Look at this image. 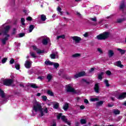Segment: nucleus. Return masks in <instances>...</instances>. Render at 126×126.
<instances>
[{
    "mask_svg": "<svg viewBox=\"0 0 126 126\" xmlns=\"http://www.w3.org/2000/svg\"><path fill=\"white\" fill-rule=\"evenodd\" d=\"M15 62V60L13 59V58H11L9 61V63H10V64H13V63Z\"/></svg>",
    "mask_w": 126,
    "mask_h": 126,
    "instance_id": "obj_42",
    "label": "nucleus"
},
{
    "mask_svg": "<svg viewBox=\"0 0 126 126\" xmlns=\"http://www.w3.org/2000/svg\"><path fill=\"white\" fill-rule=\"evenodd\" d=\"M86 123L87 122L86 119H81L80 123L81 124V125H85Z\"/></svg>",
    "mask_w": 126,
    "mask_h": 126,
    "instance_id": "obj_30",
    "label": "nucleus"
},
{
    "mask_svg": "<svg viewBox=\"0 0 126 126\" xmlns=\"http://www.w3.org/2000/svg\"><path fill=\"white\" fill-rule=\"evenodd\" d=\"M95 70V68H91L90 70H89V72H90V73H91V72H93V71Z\"/></svg>",
    "mask_w": 126,
    "mask_h": 126,
    "instance_id": "obj_52",
    "label": "nucleus"
},
{
    "mask_svg": "<svg viewBox=\"0 0 126 126\" xmlns=\"http://www.w3.org/2000/svg\"><path fill=\"white\" fill-rule=\"evenodd\" d=\"M66 118H65V116L64 115H63L61 117V120L62 121H63L64 120H65Z\"/></svg>",
    "mask_w": 126,
    "mask_h": 126,
    "instance_id": "obj_58",
    "label": "nucleus"
},
{
    "mask_svg": "<svg viewBox=\"0 0 126 126\" xmlns=\"http://www.w3.org/2000/svg\"><path fill=\"white\" fill-rule=\"evenodd\" d=\"M52 75H51V74H49L47 75V78L48 81H50L52 79Z\"/></svg>",
    "mask_w": 126,
    "mask_h": 126,
    "instance_id": "obj_40",
    "label": "nucleus"
},
{
    "mask_svg": "<svg viewBox=\"0 0 126 126\" xmlns=\"http://www.w3.org/2000/svg\"><path fill=\"white\" fill-rule=\"evenodd\" d=\"M41 98H42V100L43 101H47V96H46V95H42L41 96Z\"/></svg>",
    "mask_w": 126,
    "mask_h": 126,
    "instance_id": "obj_48",
    "label": "nucleus"
},
{
    "mask_svg": "<svg viewBox=\"0 0 126 126\" xmlns=\"http://www.w3.org/2000/svg\"><path fill=\"white\" fill-rule=\"evenodd\" d=\"M116 65L118 67H120V68H123L124 65L122 64V62L121 61H117L116 62Z\"/></svg>",
    "mask_w": 126,
    "mask_h": 126,
    "instance_id": "obj_14",
    "label": "nucleus"
},
{
    "mask_svg": "<svg viewBox=\"0 0 126 126\" xmlns=\"http://www.w3.org/2000/svg\"><path fill=\"white\" fill-rule=\"evenodd\" d=\"M126 92L122 93L121 94H120L118 97H117V99L118 100H124V99H126Z\"/></svg>",
    "mask_w": 126,
    "mask_h": 126,
    "instance_id": "obj_6",
    "label": "nucleus"
},
{
    "mask_svg": "<svg viewBox=\"0 0 126 126\" xmlns=\"http://www.w3.org/2000/svg\"><path fill=\"white\" fill-rule=\"evenodd\" d=\"M13 83L12 79H7L3 81V84L5 86H10Z\"/></svg>",
    "mask_w": 126,
    "mask_h": 126,
    "instance_id": "obj_5",
    "label": "nucleus"
},
{
    "mask_svg": "<svg viewBox=\"0 0 126 126\" xmlns=\"http://www.w3.org/2000/svg\"><path fill=\"white\" fill-rule=\"evenodd\" d=\"M31 62L29 61H26L25 63V66L26 68H30L31 67V65H32Z\"/></svg>",
    "mask_w": 126,
    "mask_h": 126,
    "instance_id": "obj_10",
    "label": "nucleus"
},
{
    "mask_svg": "<svg viewBox=\"0 0 126 126\" xmlns=\"http://www.w3.org/2000/svg\"><path fill=\"white\" fill-rule=\"evenodd\" d=\"M10 30V26H6L4 28V30L2 31L3 36H5L3 38H2L1 41L3 45H5L6 44V41H8L10 35L8 34V32Z\"/></svg>",
    "mask_w": 126,
    "mask_h": 126,
    "instance_id": "obj_1",
    "label": "nucleus"
},
{
    "mask_svg": "<svg viewBox=\"0 0 126 126\" xmlns=\"http://www.w3.org/2000/svg\"><path fill=\"white\" fill-rule=\"evenodd\" d=\"M43 109V107H42V105H41V104L37 102V101H36L33 105V110L35 111V112H38L39 111H41V109Z\"/></svg>",
    "mask_w": 126,
    "mask_h": 126,
    "instance_id": "obj_3",
    "label": "nucleus"
},
{
    "mask_svg": "<svg viewBox=\"0 0 126 126\" xmlns=\"http://www.w3.org/2000/svg\"><path fill=\"white\" fill-rule=\"evenodd\" d=\"M35 28V27L33 25H31L29 27V32L31 33L32 31H33V30Z\"/></svg>",
    "mask_w": 126,
    "mask_h": 126,
    "instance_id": "obj_22",
    "label": "nucleus"
},
{
    "mask_svg": "<svg viewBox=\"0 0 126 126\" xmlns=\"http://www.w3.org/2000/svg\"><path fill=\"white\" fill-rule=\"evenodd\" d=\"M84 102L85 103V104H89V101H88V99L85 98L84 100Z\"/></svg>",
    "mask_w": 126,
    "mask_h": 126,
    "instance_id": "obj_50",
    "label": "nucleus"
},
{
    "mask_svg": "<svg viewBox=\"0 0 126 126\" xmlns=\"http://www.w3.org/2000/svg\"><path fill=\"white\" fill-rule=\"evenodd\" d=\"M82 80L84 81V82H85L86 84H90V82L89 81H87V80L83 79Z\"/></svg>",
    "mask_w": 126,
    "mask_h": 126,
    "instance_id": "obj_49",
    "label": "nucleus"
},
{
    "mask_svg": "<svg viewBox=\"0 0 126 126\" xmlns=\"http://www.w3.org/2000/svg\"><path fill=\"white\" fill-rule=\"evenodd\" d=\"M103 21H106L105 20H100V21L98 22V24L103 25Z\"/></svg>",
    "mask_w": 126,
    "mask_h": 126,
    "instance_id": "obj_54",
    "label": "nucleus"
},
{
    "mask_svg": "<svg viewBox=\"0 0 126 126\" xmlns=\"http://www.w3.org/2000/svg\"><path fill=\"white\" fill-rule=\"evenodd\" d=\"M125 6H126V4L125 3V1L123 0L121 3L120 5V9H122L123 11H124V8H125Z\"/></svg>",
    "mask_w": 126,
    "mask_h": 126,
    "instance_id": "obj_13",
    "label": "nucleus"
},
{
    "mask_svg": "<svg viewBox=\"0 0 126 126\" xmlns=\"http://www.w3.org/2000/svg\"><path fill=\"white\" fill-rule=\"evenodd\" d=\"M103 104H104V101L100 100L96 102V106L99 107V106H102Z\"/></svg>",
    "mask_w": 126,
    "mask_h": 126,
    "instance_id": "obj_21",
    "label": "nucleus"
},
{
    "mask_svg": "<svg viewBox=\"0 0 126 126\" xmlns=\"http://www.w3.org/2000/svg\"><path fill=\"white\" fill-rule=\"evenodd\" d=\"M121 113V111L119 110V109H114L113 110V113L114 115H120V113Z\"/></svg>",
    "mask_w": 126,
    "mask_h": 126,
    "instance_id": "obj_24",
    "label": "nucleus"
},
{
    "mask_svg": "<svg viewBox=\"0 0 126 126\" xmlns=\"http://www.w3.org/2000/svg\"><path fill=\"white\" fill-rule=\"evenodd\" d=\"M115 55V53H114V51L112 50H109L108 51V57L109 58H112L113 56Z\"/></svg>",
    "mask_w": 126,
    "mask_h": 126,
    "instance_id": "obj_17",
    "label": "nucleus"
},
{
    "mask_svg": "<svg viewBox=\"0 0 126 126\" xmlns=\"http://www.w3.org/2000/svg\"><path fill=\"white\" fill-rule=\"evenodd\" d=\"M32 18L31 17H28L27 18V20H28V21H32Z\"/></svg>",
    "mask_w": 126,
    "mask_h": 126,
    "instance_id": "obj_55",
    "label": "nucleus"
},
{
    "mask_svg": "<svg viewBox=\"0 0 126 126\" xmlns=\"http://www.w3.org/2000/svg\"><path fill=\"white\" fill-rule=\"evenodd\" d=\"M83 36H84L85 38H87V37H88V33L85 32V33L83 34Z\"/></svg>",
    "mask_w": 126,
    "mask_h": 126,
    "instance_id": "obj_57",
    "label": "nucleus"
},
{
    "mask_svg": "<svg viewBox=\"0 0 126 126\" xmlns=\"http://www.w3.org/2000/svg\"><path fill=\"white\" fill-rule=\"evenodd\" d=\"M59 107H60V104L59 103L57 102L56 103L54 104V106H53L54 109H56L57 110L59 109Z\"/></svg>",
    "mask_w": 126,
    "mask_h": 126,
    "instance_id": "obj_25",
    "label": "nucleus"
},
{
    "mask_svg": "<svg viewBox=\"0 0 126 126\" xmlns=\"http://www.w3.org/2000/svg\"><path fill=\"white\" fill-rule=\"evenodd\" d=\"M81 55L79 53H75L72 55V58H78V57H80Z\"/></svg>",
    "mask_w": 126,
    "mask_h": 126,
    "instance_id": "obj_26",
    "label": "nucleus"
},
{
    "mask_svg": "<svg viewBox=\"0 0 126 126\" xmlns=\"http://www.w3.org/2000/svg\"><path fill=\"white\" fill-rule=\"evenodd\" d=\"M72 39L75 41V43H76L77 44H78L81 40V38L80 37L76 36L72 37Z\"/></svg>",
    "mask_w": 126,
    "mask_h": 126,
    "instance_id": "obj_8",
    "label": "nucleus"
},
{
    "mask_svg": "<svg viewBox=\"0 0 126 126\" xmlns=\"http://www.w3.org/2000/svg\"><path fill=\"white\" fill-rule=\"evenodd\" d=\"M46 19H47L46 15L44 14L41 15V20H42V21H46Z\"/></svg>",
    "mask_w": 126,
    "mask_h": 126,
    "instance_id": "obj_23",
    "label": "nucleus"
},
{
    "mask_svg": "<svg viewBox=\"0 0 126 126\" xmlns=\"http://www.w3.org/2000/svg\"><path fill=\"white\" fill-rule=\"evenodd\" d=\"M54 67L57 69L59 66H60V64L59 63H53Z\"/></svg>",
    "mask_w": 126,
    "mask_h": 126,
    "instance_id": "obj_34",
    "label": "nucleus"
},
{
    "mask_svg": "<svg viewBox=\"0 0 126 126\" xmlns=\"http://www.w3.org/2000/svg\"><path fill=\"white\" fill-rule=\"evenodd\" d=\"M117 51H119V52H120V53L121 54V55H124V54H126V50H123L121 48H118Z\"/></svg>",
    "mask_w": 126,
    "mask_h": 126,
    "instance_id": "obj_20",
    "label": "nucleus"
},
{
    "mask_svg": "<svg viewBox=\"0 0 126 126\" xmlns=\"http://www.w3.org/2000/svg\"><path fill=\"white\" fill-rule=\"evenodd\" d=\"M104 72H101L99 74L97 75V78L98 79H99V80H102L103 79V75H104Z\"/></svg>",
    "mask_w": 126,
    "mask_h": 126,
    "instance_id": "obj_15",
    "label": "nucleus"
},
{
    "mask_svg": "<svg viewBox=\"0 0 126 126\" xmlns=\"http://www.w3.org/2000/svg\"><path fill=\"white\" fill-rule=\"evenodd\" d=\"M47 94L50 95V96H54L55 95L54 94V93H53L51 90L47 91Z\"/></svg>",
    "mask_w": 126,
    "mask_h": 126,
    "instance_id": "obj_29",
    "label": "nucleus"
},
{
    "mask_svg": "<svg viewBox=\"0 0 126 126\" xmlns=\"http://www.w3.org/2000/svg\"><path fill=\"white\" fill-rule=\"evenodd\" d=\"M113 105H112V104H108V107H109V108H112V107H113Z\"/></svg>",
    "mask_w": 126,
    "mask_h": 126,
    "instance_id": "obj_62",
    "label": "nucleus"
},
{
    "mask_svg": "<svg viewBox=\"0 0 126 126\" xmlns=\"http://www.w3.org/2000/svg\"><path fill=\"white\" fill-rule=\"evenodd\" d=\"M90 20L94 21V22H96L97 21V18H96V17H94V18H91Z\"/></svg>",
    "mask_w": 126,
    "mask_h": 126,
    "instance_id": "obj_45",
    "label": "nucleus"
},
{
    "mask_svg": "<svg viewBox=\"0 0 126 126\" xmlns=\"http://www.w3.org/2000/svg\"><path fill=\"white\" fill-rule=\"evenodd\" d=\"M63 121L64 123H65V124H66V123H67V119L66 118L65 120H63Z\"/></svg>",
    "mask_w": 126,
    "mask_h": 126,
    "instance_id": "obj_64",
    "label": "nucleus"
},
{
    "mask_svg": "<svg viewBox=\"0 0 126 126\" xmlns=\"http://www.w3.org/2000/svg\"><path fill=\"white\" fill-rule=\"evenodd\" d=\"M32 88H34V89H37V88H39V87L36 85V84H32L30 85Z\"/></svg>",
    "mask_w": 126,
    "mask_h": 126,
    "instance_id": "obj_27",
    "label": "nucleus"
},
{
    "mask_svg": "<svg viewBox=\"0 0 126 126\" xmlns=\"http://www.w3.org/2000/svg\"><path fill=\"white\" fill-rule=\"evenodd\" d=\"M57 10L59 11V12H60V13H61V15H63V11H62V8H61L60 7H58L57 8Z\"/></svg>",
    "mask_w": 126,
    "mask_h": 126,
    "instance_id": "obj_36",
    "label": "nucleus"
},
{
    "mask_svg": "<svg viewBox=\"0 0 126 126\" xmlns=\"http://www.w3.org/2000/svg\"><path fill=\"white\" fill-rule=\"evenodd\" d=\"M84 75H85V72L81 71L78 73L74 75V77L75 78H78V77H81L82 76H84Z\"/></svg>",
    "mask_w": 126,
    "mask_h": 126,
    "instance_id": "obj_7",
    "label": "nucleus"
},
{
    "mask_svg": "<svg viewBox=\"0 0 126 126\" xmlns=\"http://www.w3.org/2000/svg\"><path fill=\"white\" fill-rule=\"evenodd\" d=\"M23 12H24L25 15H28V13H27V10H24Z\"/></svg>",
    "mask_w": 126,
    "mask_h": 126,
    "instance_id": "obj_61",
    "label": "nucleus"
},
{
    "mask_svg": "<svg viewBox=\"0 0 126 126\" xmlns=\"http://www.w3.org/2000/svg\"><path fill=\"white\" fill-rule=\"evenodd\" d=\"M0 96L1 98H5V94L1 89H0Z\"/></svg>",
    "mask_w": 126,
    "mask_h": 126,
    "instance_id": "obj_16",
    "label": "nucleus"
},
{
    "mask_svg": "<svg viewBox=\"0 0 126 126\" xmlns=\"http://www.w3.org/2000/svg\"><path fill=\"white\" fill-rule=\"evenodd\" d=\"M91 101L92 102H96L97 101H99V98H91Z\"/></svg>",
    "mask_w": 126,
    "mask_h": 126,
    "instance_id": "obj_35",
    "label": "nucleus"
},
{
    "mask_svg": "<svg viewBox=\"0 0 126 126\" xmlns=\"http://www.w3.org/2000/svg\"><path fill=\"white\" fill-rule=\"evenodd\" d=\"M25 19L24 18H22L21 19V23H22V25H25Z\"/></svg>",
    "mask_w": 126,
    "mask_h": 126,
    "instance_id": "obj_37",
    "label": "nucleus"
},
{
    "mask_svg": "<svg viewBox=\"0 0 126 126\" xmlns=\"http://www.w3.org/2000/svg\"><path fill=\"white\" fill-rule=\"evenodd\" d=\"M38 112H40V117H43L44 116V112L43 111V108L41 109V110H39Z\"/></svg>",
    "mask_w": 126,
    "mask_h": 126,
    "instance_id": "obj_46",
    "label": "nucleus"
},
{
    "mask_svg": "<svg viewBox=\"0 0 126 126\" xmlns=\"http://www.w3.org/2000/svg\"><path fill=\"white\" fill-rule=\"evenodd\" d=\"M106 74L107 75H112V72H111V71L110 70H107L106 72H105Z\"/></svg>",
    "mask_w": 126,
    "mask_h": 126,
    "instance_id": "obj_44",
    "label": "nucleus"
},
{
    "mask_svg": "<svg viewBox=\"0 0 126 126\" xmlns=\"http://www.w3.org/2000/svg\"><path fill=\"white\" fill-rule=\"evenodd\" d=\"M25 36V33H20L19 34V38H22V37H24Z\"/></svg>",
    "mask_w": 126,
    "mask_h": 126,
    "instance_id": "obj_43",
    "label": "nucleus"
},
{
    "mask_svg": "<svg viewBox=\"0 0 126 126\" xmlns=\"http://www.w3.org/2000/svg\"><path fill=\"white\" fill-rule=\"evenodd\" d=\"M61 38L62 39H64V38H65V35H64V34H62L61 35L58 36L57 37V39L59 40V39H61Z\"/></svg>",
    "mask_w": 126,
    "mask_h": 126,
    "instance_id": "obj_28",
    "label": "nucleus"
},
{
    "mask_svg": "<svg viewBox=\"0 0 126 126\" xmlns=\"http://www.w3.org/2000/svg\"><path fill=\"white\" fill-rule=\"evenodd\" d=\"M123 21H124V20H123L122 19H120L117 20L118 23H122V22H123Z\"/></svg>",
    "mask_w": 126,
    "mask_h": 126,
    "instance_id": "obj_51",
    "label": "nucleus"
},
{
    "mask_svg": "<svg viewBox=\"0 0 126 126\" xmlns=\"http://www.w3.org/2000/svg\"><path fill=\"white\" fill-rule=\"evenodd\" d=\"M104 83L106 87H110V84H109V81L108 80H105Z\"/></svg>",
    "mask_w": 126,
    "mask_h": 126,
    "instance_id": "obj_31",
    "label": "nucleus"
},
{
    "mask_svg": "<svg viewBox=\"0 0 126 126\" xmlns=\"http://www.w3.org/2000/svg\"><path fill=\"white\" fill-rule=\"evenodd\" d=\"M45 64H46V65H53L54 64V62H52L50 61H46L44 62Z\"/></svg>",
    "mask_w": 126,
    "mask_h": 126,
    "instance_id": "obj_18",
    "label": "nucleus"
},
{
    "mask_svg": "<svg viewBox=\"0 0 126 126\" xmlns=\"http://www.w3.org/2000/svg\"><path fill=\"white\" fill-rule=\"evenodd\" d=\"M17 31H16V29L14 28L13 29V32H12V35H15V34H16L17 33Z\"/></svg>",
    "mask_w": 126,
    "mask_h": 126,
    "instance_id": "obj_47",
    "label": "nucleus"
},
{
    "mask_svg": "<svg viewBox=\"0 0 126 126\" xmlns=\"http://www.w3.org/2000/svg\"><path fill=\"white\" fill-rule=\"evenodd\" d=\"M80 109L81 110H84V109H85V106H84V105H81L80 106Z\"/></svg>",
    "mask_w": 126,
    "mask_h": 126,
    "instance_id": "obj_56",
    "label": "nucleus"
},
{
    "mask_svg": "<svg viewBox=\"0 0 126 126\" xmlns=\"http://www.w3.org/2000/svg\"><path fill=\"white\" fill-rule=\"evenodd\" d=\"M38 79L42 80V79H44V76H39V77H38Z\"/></svg>",
    "mask_w": 126,
    "mask_h": 126,
    "instance_id": "obj_59",
    "label": "nucleus"
},
{
    "mask_svg": "<svg viewBox=\"0 0 126 126\" xmlns=\"http://www.w3.org/2000/svg\"><path fill=\"white\" fill-rule=\"evenodd\" d=\"M94 90L95 93H99V90H100V88L99 87L98 84H95L94 85Z\"/></svg>",
    "mask_w": 126,
    "mask_h": 126,
    "instance_id": "obj_11",
    "label": "nucleus"
},
{
    "mask_svg": "<svg viewBox=\"0 0 126 126\" xmlns=\"http://www.w3.org/2000/svg\"><path fill=\"white\" fill-rule=\"evenodd\" d=\"M97 51L100 54H103V51L101 49V48H97Z\"/></svg>",
    "mask_w": 126,
    "mask_h": 126,
    "instance_id": "obj_53",
    "label": "nucleus"
},
{
    "mask_svg": "<svg viewBox=\"0 0 126 126\" xmlns=\"http://www.w3.org/2000/svg\"><path fill=\"white\" fill-rule=\"evenodd\" d=\"M15 68L17 70H19L20 69V64H15Z\"/></svg>",
    "mask_w": 126,
    "mask_h": 126,
    "instance_id": "obj_32",
    "label": "nucleus"
},
{
    "mask_svg": "<svg viewBox=\"0 0 126 126\" xmlns=\"http://www.w3.org/2000/svg\"><path fill=\"white\" fill-rule=\"evenodd\" d=\"M63 117V113H60L57 115V119L58 120H61V118Z\"/></svg>",
    "mask_w": 126,
    "mask_h": 126,
    "instance_id": "obj_39",
    "label": "nucleus"
},
{
    "mask_svg": "<svg viewBox=\"0 0 126 126\" xmlns=\"http://www.w3.org/2000/svg\"><path fill=\"white\" fill-rule=\"evenodd\" d=\"M68 108H69V104L67 102H65L63 106V109L64 111H67Z\"/></svg>",
    "mask_w": 126,
    "mask_h": 126,
    "instance_id": "obj_12",
    "label": "nucleus"
},
{
    "mask_svg": "<svg viewBox=\"0 0 126 126\" xmlns=\"http://www.w3.org/2000/svg\"><path fill=\"white\" fill-rule=\"evenodd\" d=\"M32 48L33 50H34V51H36L37 54H43V53H44V50H41L38 49L36 46H33Z\"/></svg>",
    "mask_w": 126,
    "mask_h": 126,
    "instance_id": "obj_9",
    "label": "nucleus"
},
{
    "mask_svg": "<svg viewBox=\"0 0 126 126\" xmlns=\"http://www.w3.org/2000/svg\"><path fill=\"white\" fill-rule=\"evenodd\" d=\"M66 87L67 92H68L69 93H74V94H77V92L75 90V89H74V88L70 86V85L66 86Z\"/></svg>",
    "mask_w": 126,
    "mask_h": 126,
    "instance_id": "obj_4",
    "label": "nucleus"
},
{
    "mask_svg": "<svg viewBox=\"0 0 126 126\" xmlns=\"http://www.w3.org/2000/svg\"><path fill=\"white\" fill-rule=\"evenodd\" d=\"M30 55L32 56V58L33 59H35V58H37V56L35 55V53L34 52H30Z\"/></svg>",
    "mask_w": 126,
    "mask_h": 126,
    "instance_id": "obj_33",
    "label": "nucleus"
},
{
    "mask_svg": "<svg viewBox=\"0 0 126 126\" xmlns=\"http://www.w3.org/2000/svg\"><path fill=\"white\" fill-rule=\"evenodd\" d=\"M110 36V32H105L103 33H101L97 36V38L98 40H106L108 39Z\"/></svg>",
    "mask_w": 126,
    "mask_h": 126,
    "instance_id": "obj_2",
    "label": "nucleus"
},
{
    "mask_svg": "<svg viewBox=\"0 0 126 126\" xmlns=\"http://www.w3.org/2000/svg\"><path fill=\"white\" fill-rule=\"evenodd\" d=\"M44 113H45V114H48V108H45L44 110Z\"/></svg>",
    "mask_w": 126,
    "mask_h": 126,
    "instance_id": "obj_60",
    "label": "nucleus"
},
{
    "mask_svg": "<svg viewBox=\"0 0 126 126\" xmlns=\"http://www.w3.org/2000/svg\"><path fill=\"white\" fill-rule=\"evenodd\" d=\"M6 61H7V58H3L1 61L2 63H6Z\"/></svg>",
    "mask_w": 126,
    "mask_h": 126,
    "instance_id": "obj_41",
    "label": "nucleus"
},
{
    "mask_svg": "<svg viewBox=\"0 0 126 126\" xmlns=\"http://www.w3.org/2000/svg\"><path fill=\"white\" fill-rule=\"evenodd\" d=\"M36 96H37V97H40V96H41V93H38L36 94Z\"/></svg>",
    "mask_w": 126,
    "mask_h": 126,
    "instance_id": "obj_63",
    "label": "nucleus"
},
{
    "mask_svg": "<svg viewBox=\"0 0 126 126\" xmlns=\"http://www.w3.org/2000/svg\"><path fill=\"white\" fill-rule=\"evenodd\" d=\"M48 38H44L42 40V44L44 46H47V45H48Z\"/></svg>",
    "mask_w": 126,
    "mask_h": 126,
    "instance_id": "obj_19",
    "label": "nucleus"
},
{
    "mask_svg": "<svg viewBox=\"0 0 126 126\" xmlns=\"http://www.w3.org/2000/svg\"><path fill=\"white\" fill-rule=\"evenodd\" d=\"M50 57L52 60H55V59H56V54H52L50 55Z\"/></svg>",
    "mask_w": 126,
    "mask_h": 126,
    "instance_id": "obj_38",
    "label": "nucleus"
}]
</instances>
